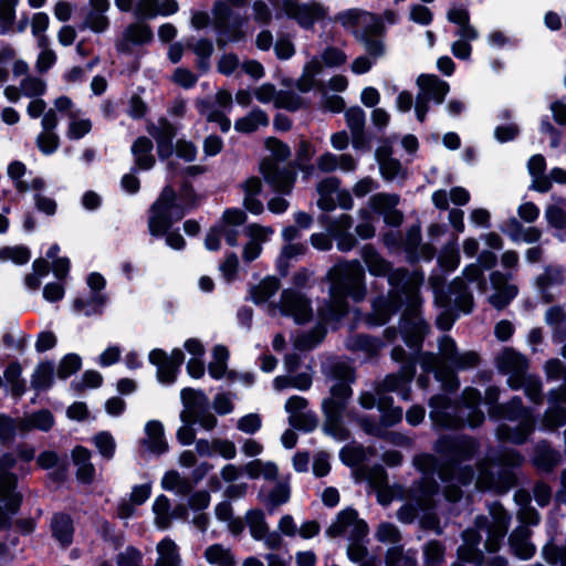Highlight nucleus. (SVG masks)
<instances>
[{
  "label": "nucleus",
  "instance_id": "36",
  "mask_svg": "<svg viewBox=\"0 0 566 566\" xmlns=\"http://www.w3.org/2000/svg\"><path fill=\"white\" fill-rule=\"evenodd\" d=\"M153 143L147 137H139L132 146L135 157V164L144 170L150 169L155 164V157L151 155Z\"/></svg>",
  "mask_w": 566,
  "mask_h": 566
},
{
  "label": "nucleus",
  "instance_id": "46",
  "mask_svg": "<svg viewBox=\"0 0 566 566\" xmlns=\"http://www.w3.org/2000/svg\"><path fill=\"white\" fill-rule=\"evenodd\" d=\"M52 531L55 538L63 545L72 541L73 525L67 515L56 514L52 520Z\"/></svg>",
  "mask_w": 566,
  "mask_h": 566
},
{
  "label": "nucleus",
  "instance_id": "48",
  "mask_svg": "<svg viewBox=\"0 0 566 566\" xmlns=\"http://www.w3.org/2000/svg\"><path fill=\"white\" fill-rule=\"evenodd\" d=\"M546 323L553 328L554 336L559 340L566 338V312L559 306H553L546 312Z\"/></svg>",
  "mask_w": 566,
  "mask_h": 566
},
{
  "label": "nucleus",
  "instance_id": "11",
  "mask_svg": "<svg viewBox=\"0 0 566 566\" xmlns=\"http://www.w3.org/2000/svg\"><path fill=\"white\" fill-rule=\"evenodd\" d=\"M505 417L510 420H517L518 424L513 429L510 424H503L497 429V436L502 440H509L514 443H522L533 429V419L531 413L522 407L521 399H513Z\"/></svg>",
  "mask_w": 566,
  "mask_h": 566
},
{
  "label": "nucleus",
  "instance_id": "49",
  "mask_svg": "<svg viewBox=\"0 0 566 566\" xmlns=\"http://www.w3.org/2000/svg\"><path fill=\"white\" fill-rule=\"evenodd\" d=\"M280 289V283L275 277H266L251 290V296L254 303H265Z\"/></svg>",
  "mask_w": 566,
  "mask_h": 566
},
{
  "label": "nucleus",
  "instance_id": "14",
  "mask_svg": "<svg viewBox=\"0 0 566 566\" xmlns=\"http://www.w3.org/2000/svg\"><path fill=\"white\" fill-rule=\"evenodd\" d=\"M490 283L493 292L488 302L496 310H504L518 294V286L512 282V275L501 271L490 274Z\"/></svg>",
  "mask_w": 566,
  "mask_h": 566
},
{
  "label": "nucleus",
  "instance_id": "22",
  "mask_svg": "<svg viewBox=\"0 0 566 566\" xmlns=\"http://www.w3.org/2000/svg\"><path fill=\"white\" fill-rule=\"evenodd\" d=\"M475 525L479 531L485 530L488 533V538L485 542L486 549L490 552L497 551L500 541L504 537L507 531L506 515L502 512H499L494 515L491 523L486 517L481 516L476 518Z\"/></svg>",
  "mask_w": 566,
  "mask_h": 566
},
{
  "label": "nucleus",
  "instance_id": "16",
  "mask_svg": "<svg viewBox=\"0 0 566 566\" xmlns=\"http://www.w3.org/2000/svg\"><path fill=\"white\" fill-rule=\"evenodd\" d=\"M317 192L319 195L317 205L322 210H333L337 203L344 209L353 207V199L347 190H339V180L335 177H329L322 180L317 185Z\"/></svg>",
  "mask_w": 566,
  "mask_h": 566
},
{
  "label": "nucleus",
  "instance_id": "21",
  "mask_svg": "<svg viewBox=\"0 0 566 566\" xmlns=\"http://www.w3.org/2000/svg\"><path fill=\"white\" fill-rule=\"evenodd\" d=\"M109 8V0H88L82 27L95 33L105 32L109 27V19L106 14Z\"/></svg>",
  "mask_w": 566,
  "mask_h": 566
},
{
  "label": "nucleus",
  "instance_id": "26",
  "mask_svg": "<svg viewBox=\"0 0 566 566\" xmlns=\"http://www.w3.org/2000/svg\"><path fill=\"white\" fill-rule=\"evenodd\" d=\"M376 159L379 165V171L384 179L405 180L407 178V170L402 167L400 161L391 156V149L387 146L379 147L376 150Z\"/></svg>",
  "mask_w": 566,
  "mask_h": 566
},
{
  "label": "nucleus",
  "instance_id": "9",
  "mask_svg": "<svg viewBox=\"0 0 566 566\" xmlns=\"http://www.w3.org/2000/svg\"><path fill=\"white\" fill-rule=\"evenodd\" d=\"M419 93L416 97L415 112L419 122H423L429 111V101L441 104L448 94L449 84L432 74H421L417 78Z\"/></svg>",
  "mask_w": 566,
  "mask_h": 566
},
{
  "label": "nucleus",
  "instance_id": "2",
  "mask_svg": "<svg viewBox=\"0 0 566 566\" xmlns=\"http://www.w3.org/2000/svg\"><path fill=\"white\" fill-rule=\"evenodd\" d=\"M413 368H406L401 375H389L371 392H363L359 396V403L365 409H371L375 406L381 411V421L385 426H392L400 421L402 410L400 408H390L392 399L386 394L390 391H400L403 399H408L406 387L409 385L413 376Z\"/></svg>",
  "mask_w": 566,
  "mask_h": 566
},
{
  "label": "nucleus",
  "instance_id": "53",
  "mask_svg": "<svg viewBox=\"0 0 566 566\" xmlns=\"http://www.w3.org/2000/svg\"><path fill=\"white\" fill-rule=\"evenodd\" d=\"M106 297L102 294H94L91 300L76 298L73 302V312L90 316L99 312V308L105 304Z\"/></svg>",
  "mask_w": 566,
  "mask_h": 566
},
{
  "label": "nucleus",
  "instance_id": "62",
  "mask_svg": "<svg viewBox=\"0 0 566 566\" xmlns=\"http://www.w3.org/2000/svg\"><path fill=\"white\" fill-rule=\"evenodd\" d=\"M45 82L34 76H27L20 83V90L28 97H36L45 92Z\"/></svg>",
  "mask_w": 566,
  "mask_h": 566
},
{
  "label": "nucleus",
  "instance_id": "32",
  "mask_svg": "<svg viewBox=\"0 0 566 566\" xmlns=\"http://www.w3.org/2000/svg\"><path fill=\"white\" fill-rule=\"evenodd\" d=\"M242 190L244 192L243 206L253 214H260L263 212V203L256 198L260 193L262 184L258 177H250L242 184Z\"/></svg>",
  "mask_w": 566,
  "mask_h": 566
},
{
  "label": "nucleus",
  "instance_id": "4",
  "mask_svg": "<svg viewBox=\"0 0 566 566\" xmlns=\"http://www.w3.org/2000/svg\"><path fill=\"white\" fill-rule=\"evenodd\" d=\"M388 280L391 286L398 287L401 284V292L409 303L411 314V317H403L401 332L406 343L410 347H417L427 329L424 322L416 314V307L419 304L417 290L422 279L417 274L408 275L405 271L397 270L390 273Z\"/></svg>",
  "mask_w": 566,
  "mask_h": 566
},
{
  "label": "nucleus",
  "instance_id": "35",
  "mask_svg": "<svg viewBox=\"0 0 566 566\" xmlns=\"http://www.w3.org/2000/svg\"><path fill=\"white\" fill-rule=\"evenodd\" d=\"M158 558L155 566H181V557L177 544L170 538H164L157 545Z\"/></svg>",
  "mask_w": 566,
  "mask_h": 566
},
{
  "label": "nucleus",
  "instance_id": "15",
  "mask_svg": "<svg viewBox=\"0 0 566 566\" xmlns=\"http://www.w3.org/2000/svg\"><path fill=\"white\" fill-rule=\"evenodd\" d=\"M184 358V353L179 348L174 349L170 356L161 349H154L149 354V361L157 367V379L164 385L175 382Z\"/></svg>",
  "mask_w": 566,
  "mask_h": 566
},
{
  "label": "nucleus",
  "instance_id": "37",
  "mask_svg": "<svg viewBox=\"0 0 566 566\" xmlns=\"http://www.w3.org/2000/svg\"><path fill=\"white\" fill-rule=\"evenodd\" d=\"M72 457L77 467V478L82 482H91L95 474V469L91 463V452L83 447H76L72 452Z\"/></svg>",
  "mask_w": 566,
  "mask_h": 566
},
{
  "label": "nucleus",
  "instance_id": "38",
  "mask_svg": "<svg viewBox=\"0 0 566 566\" xmlns=\"http://www.w3.org/2000/svg\"><path fill=\"white\" fill-rule=\"evenodd\" d=\"M206 560L214 566H235V558L230 548L213 544L205 551Z\"/></svg>",
  "mask_w": 566,
  "mask_h": 566
},
{
  "label": "nucleus",
  "instance_id": "28",
  "mask_svg": "<svg viewBox=\"0 0 566 566\" xmlns=\"http://www.w3.org/2000/svg\"><path fill=\"white\" fill-rule=\"evenodd\" d=\"M144 444L156 454L165 453L168 450V442L165 438L164 426L158 420H150L145 424Z\"/></svg>",
  "mask_w": 566,
  "mask_h": 566
},
{
  "label": "nucleus",
  "instance_id": "6",
  "mask_svg": "<svg viewBox=\"0 0 566 566\" xmlns=\"http://www.w3.org/2000/svg\"><path fill=\"white\" fill-rule=\"evenodd\" d=\"M415 464L424 474L423 482L412 490L411 499L417 505L407 503L400 507L397 517L402 523H411L418 514V510H427L431 505L432 495L437 492V484L428 474L436 470V461L430 455H419Z\"/></svg>",
  "mask_w": 566,
  "mask_h": 566
},
{
  "label": "nucleus",
  "instance_id": "25",
  "mask_svg": "<svg viewBox=\"0 0 566 566\" xmlns=\"http://www.w3.org/2000/svg\"><path fill=\"white\" fill-rule=\"evenodd\" d=\"M399 203V196L390 193H377L369 199L373 210L384 214L386 223L399 226L402 221V214L396 209Z\"/></svg>",
  "mask_w": 566,
  "mask_h": 566
},
{
  "label": "nucleus",
  "instance_id": "8",
  "mask_svg": "<svg viewBox=\"0 0 566 566\" xmlns=\"http://www.w3.org/2000/svg\"><path fill=\"white\" fill-rule=\"evenodd\" d=\"M171 187H165L149 210L148 227L153 235H163L174 222L180 220L184 210L176 205Z\"/></svg>",
  "mask_w": 566,
  "mask_h": 566
},
{
  "label": "nucleus",
  "instance_id": "3",
  "mask_svg": "<svg viewBox=\"0 0 566 566\" xmlns=\"http://www.w3.org/2000/svg\"><path fill=\"white\" fill-rule=\"evenodd\" d=\"M331 377L335 381L329 390V397L323 400L322 408L326 418V428L332 434H337L347 402L353 391L354 381L352 368L345 363H336L331 368Z\"/></svg>",
  "mask_w": 566,
  "mask_h": 566
},
{
  "label": "nucleus",
  "instance_id": "24",
  "mask_svg": "<svg viewBox=\"0 0 566 566\" xmlns=\"http://www.w3.org/2000/svg\"><path fill=\"white\" fill-rule=\"evenodd\" d=\"M153 31L148 24L138 21L129 24L123 32L122 38L116 42V49L119 52L127 53L130 45H143L151 42Z\"/></svg>",
  "mask_w": 566,
  "mask_h": 566
},
{
  "label": "nucleus",
  "instance_id": "55",
  "mask_svg": "<svg viewBox=\"0 0 566 566\" xmlns=\"http://www.w3.org/2000/svg\"><path fill=\"white\" fill-rule=\"evenodd\" d=\"M153 512L155 514L156 525L160 528H167L171 522L170 502L165 495H159L154 504Z\"/></svg>",
  "mask_w": 566,
  "mask_h": 566
},
{
  "label": "nucleus",
  "instance_id": "12",
  "mask_svg": "<svg viewBox=\"0 0 566 566\" xmlns=\"http://www.w3.org/2000/svg\"><path fill=\"white\" fill-rule=\"evenodd\" d=\"M274 6L282 8L303 28H311L315 22L325 19L328 13V10L318 2L300 4L296 0H275Z\"/></svg>",
  "mask_w": 566,
  "mask_h": 566
},
{
  "label": "nucleus",
  "instance_id": "43",
  "mask_svg": "<svg viewBox=\"0 0 566 566\" xmlns=\"http://www.w3.org/2000/svg\"><path fill=\"white\" fill-rule=\"evenodd\" d=\"M526 537L527 530L525 527L516 530L510 536V543L514 553L523 559L531 558L535 552L534 546L527 541Z\"/></svg>",
  "mask_w": 566,
  "mask_h": 566
},
{
  "label": "nucleus",
  "instance_id": "56",
  "mask_svg": "<svg viewBox=\"0 0 566 566\" xmlns=\"http://www.w3.org/2000/svg\"><path fill=\"white\" fill-rule=\"evenodd\" d=\"M397 301L392 296L389 301L378 300L374 303V312H373V323L376 325L385 324L390 315L397 308Z\"/></svg>",
  "mask_w": 566,
  "mask_h": 566
},
{
  "label": "nucleus",
  "instance_id": "31",
  "mask_svg": "<svg viewBox=\"0 0 566 566\" xmlns=\"http://www.w3.org/2000/svg\"><path fill=\"white\" fill-rule=\"evenodd\" d=\"M499 366L505 373H512L514 380H518L524 377V371L526 369V360L525 358L516 353L513 349H505L499 357Z\"/></svg>",
  "mask_w": 566,
  "mask_h": 566
},
{
  "label": "nucleus",
  "instance_id": "29",
  "mask_svg": "<svg viewBox=\"0 0 566 566\" xmlns=\"http://www.w3.org/2000/svg\"><path fill=\"white\" fill-rule=\"evenodd\" d=\"M229 350L223 345H217L212 349V360L208 365L209 375L213 379L227 378L233 380L235 373L228 370Z\"/></svg>",
  "mask_w": 566,
  "mask_h": 566
},
{
  "label": "nucleus",
  "instance_id": "58",
  "mask_svg": "<svg viewBox=\"0 0 566 566\" xmlns=\"http://www.w3.org/2000/svg\"><path fill=\"white\" fill-rule=\"evenodd\" d=\"M53 380V365L50 363L40 364L34 370L32 386L38 390L48 389Z\"/></svg>",
  "mask_w": 566,
  "mask_h": 566
},
{
  "label": "nucleus",
  "instance_id": "63",
  "mask_svg": "<svg viewBox=\"0 0 566 566\" xmlns=\"http://www.w3.org/2000/svg\"><path fill=\"white\" fill-rule=\"evenodd\" d=\"M345 118L354 136L360 135L365 125V113L360 107H352L346 111Z\"/></svg>",
  "mask_w": 566,
  "mask_h": 566
},
{
  "label": "nucleus",
  "instance_id": "52",
  "mask_svg": "<svg viewBox=\"0 0 566 566\" xmlns=\"http://www.w3.org/2000/svg\"><path fill=\"white\" fill-rule=\"evenodd\" d=\"M509 385L517 389L520 387H524L526 396L535 402H538L541 400V381L538 378L527 376L522 377L518 380H514L513 378H509Z\"/></svg>",
  "mask_w": 566,
  "mask_h": 566
},
{
  "label": "nucleus",
  "instance_id": "18",
  "mask_svg": "<svg viewBox=\"0 0 566 566\" xmlns=\"http://www.w3.org/2000/svg\"><path fill=\"white\" fill-rule=\"evenodd\" d=\"M307 400L301 396H292L285 402V411L289 413V423L297 429L311 431L316 424V418L312 412H305Z\"/></svg>",
  "mask_w": 566,
  "mask_h": 566
},
{
  "label": "nucleus",
  "instance_id": "30",
  "mask_svg": "<svg viewBox=\"0 0 566 566\" xmlns=\"http://www.w3.org/2000/svg\"><path fill=\"white\" fill-rule=\"evenodd\" d=\"M148 132L157 142L159 156L168 157L171 154V140L175 136L174 127L163 119L149 127Z\"/></svg>",
  "mask_w": 566,
  "mask_h": 566
},
{
  "label": "nucleus",
  "instance_id": "34",
  "mask_svg": "<svg viewBox=\"0 0 566 566\" xmlns=\"http://www.w3.org/2000/svg\"><path fill=\"white\" fill-rule=\"evenodd\" d=\"M269 125V117L260 108L252 109L248 115L239 118L234 123V129L239 133L251 134L260 127Z\"/></svg>",
  "mask_w": 566,
  "mask_h": 566
},
{
  "label": "nucleus",
  "instance_id": "20",
  "mask_svg": "<svg viewBox=\"0 0 566 566\" xmlns=\"http://www.w3.org/2000/svg\"><path fill=\"white\" fill-rule=\"evenodd\" d=\"M27 174L28 168L22 161L14 160L7 167V175L18 192L43 191L45 189L46 182L42 177L35 176L25 179Z\"/></svg>",
  "mask_w": 566,
  "mask_h": 566
},
{
  "label": "nucleus",
  "instance_id": "47",
  "mask_svg": "<svg viewBox=\"0 0 566 566\" xmlns=\"http://www.w3.org/2000/svg\"><path fill=\"white\" fill-rule=\"evenodd\" d=\"M182 403L188 409L185 411L188 416L193 417L197 409L206 408L208 406V398L202 391L185 388L180 392Z\"/></svg>",
  "mask_w": 566,
  "mask_h": 566
},
{
  "label": "nucleus",
  "instance_id": "17",
  "mask_svg": "<svg viewBox=\"0 0 566 566\" xmlns=\"http://www.w3.org/2000/svg\"><path fill=\"white\" fill-rule=\"evenodd\" d=\"M274 230L272 227H264L258 223H251L245 227L244 234L248 238L243 247L242 258L245 262H252L262 252V245L270 240Z\"/></svg>",
  "mask_w": 566,
  "mask_h": 566
},
{
  "label": "nucleus",
  "instance_id": "23",
  "mask_svg": "<svg viewBox=\"0 0 566 566\" xmlns=\"http://www.w3.org/2000/svg\"><path fill=\"white\" fill-rule=\"evenodd\" d=\"M548 409L544 417V424L548 429L562 427L566 422V385L549 392Z\"/></svg>",
  "mask_w": 566,
  "mask_h": 566
},
{
  "label": "nucleus",
  "instance_id": "33",
  "mask_svg": "<svg viewBox=\"0 0 566 566\" xmlns=\"http://www.w3.org/2000/svg\"><path fill=\"white\" fill-rule=\"evenodd\" d=\"M565 280V272L559 268H548L536 280V284L541 291L542 297L546 303L553 301L554 295L549 292L554 285H560Z\"/></svg>",
  "mask_w": 566,
  "mask_h": 566
},
{
  "label": "nucleus",
  "instance_id": "27",
  "mask_svg": "<svg viewBox=\"0 0 566 566\" xmlns=\"http://www.w3.org/2000/svg\"><path fill=\"white\" fill-rule=\"evenodd\" d=\"M247 0H220L213 6L212 15L214 27L226 32L230 29L231 24L235 23L232 7H243Z\"/></svg>",
  "mask_w": 566,
  "mask_h": 566
},
{
  "label": "nucleus",
  "instance_id": "44",
  "mask_svg": "<svg viewBox=\"0 0 566 566\" xmlns=\"http://www.w3.org/2000/svg\"><path fill=\"white\" fill-rule=\"evenodd\" d=\"M198 108L200 114L206 116L208 122H214L218 123L221 130L223 133H227L231 127L230 119L226 116L224 109L220 107H216L209 102H201L198 104Z\"/></svg>",
  "mask_w": 566,
  "mask_h": 566
},
{
  "label": "nucleus",
  "instance_id": "59",
  "mask_svg": "<svg viewBox=\"0 0 566 566\" xmlns=\"http://www.w3.org/2000/svg\"><path fill=\"white\" fill-rule=\"evenodd\" d=\"M31 253L25 247H4L0 249V261H12L15 264H25L30 260Z\"/></svg>",
  "mask_w": 566,
  "mask_h": 566
},
{
  "label": "nucleus",
  "instance_id": "41",
  "mask_svg": "<svg viewBox=\"0 0 566 566\" xmlns=\"http://www.w3.org/2000/svg\"><path fill=\"white\" fill-rule=\"evenodd\" d=\"M245 523L250 530L251 536L255 541H261L268 534L269 525L261 510L248 511L245 514Z\"/></svg>",
  "mask_w": 566,
  "mask_h": 566
},
{
  "label": "nucleus",
  "instance_id": "1",
  "mask_svg": "<svg viewBox=\"0 0 566 566\" xmlns=\"http://www.w3.org/2000/svg\"><path fill=\"white\" fill-rule=\"evenodd\" d=\"M331 281V304L321 315L325 319H336L347 311L346 296L360 301L365 296L364 270L358 261L340 262L328 273Z\"/></svg>",
  "mask_w": 566,
  "mask_h": 566
},
{
  "label": "nucleus",
  "instance_id": "7",
  "mask_svg": "<svg viewBox=\"0 0 566 566\" xmlns=\"http://www.w3.org/2000/svg\"><path fill=\"white\" fill-rule=\"evenodd\" d=\"M265 147L271 151L273 158L264 159L260 165V171L274 190L289 193L294 185L295 174L291 170H280L276 161L286 160L291 150L287 145L274 137H269L265 140Z\"/></svg>",
  "mask_w": 566,
  "mask_h": 566
},
{
  "label": "nucleus",
  "instance_id": "61",
  "mask_svg": "<svg viewBox=\"0 0 566 566\" xmlns=\"http://www.w3.org/2000/svg\"><path fill=\"white\" fill-rule=\"evenodd\" d=\"M350 521H354V510L347 509L342 511L336 521L327 528V535L331 537L340 536L346 533Z\"/></svg>",
  "mask_w": 566,
  "mask_h": 566
},
{
  "label": "nucleus",
  "instance_id": "39",
  "mask_svg": "<svg viewBox=\"0 0 566 566\" xmlns=\"http://www.w3.org/2000/svg\"><path fill=\"white\" fill-rule=\"evenodd\" d=\"M91 130V119L85 117L83 112H81L77 115H72V118L67 119L65 136L70 140H78L87 135Z\"/></svg>",
  "mask_w": 566,
  "mask_h": 566
},
{
  "label": "nucleus",
  "instance_id": "64",
  "mask_svg": "<svg viewBox=\"0 0 566 566\" xmlns=\"http://www.w3.org/2000/svg\"><path fill=\"white\" fill-rule=\"evenodd\" d=\"M444 549L440 543L432 541L428 543L423 548L424 565L426 566H438L443 560Z\"/></svg>",
  "mask_w": 566,
  "mask_h": 566
},
{
  "label": "nucleus",
  "instance_id": "19",
  "mask_svg": "<svg viewBox=\"0 0 566 566\" xmlns=\"http://www.w3.org/2000/svg\"><path fill=\"white\" fill-rule=\"evenodd\" d=\"M280 311L284 315L292 316L296 323L307 322L312 317L308 301L300 293L290 290L282 293Z\"/></svg>",
  "mask_w": 566,
  "mask_h": 566
},
{
  "label": "nucleus",
  "instance_id": "60",
  "mask_svg": "<svg viewBox=\"0 0 566 566\" xmlns=\"http://www.w3.org/2000/svg\"><path fill=\"white\" fill-rule=\"evenodd\" d=\"M306 247L302 243H289L283 247L281 255L277 260L279 271L283 274L286 273L287 262L294 258L304 254Z\"/></svg>",
  "mask_w": 566,
  "mask_h": 566
},
{
  "label": "nucleus",
  "instance_id": "5",
  "mask_svg": "<svg viewBox=\"0 0 566 566\" xmlns=\"http://www.w3.org/2000/svg\"><path fill=\"white\" fill-rule=\"evenodd\" d=\"M464 408H461V417H454L452 412L454 408L450 405L449 399L444 396H436L430 400V418L436 426L455 428L460 426L467 417V423L474 428L484 420L483 412L476 409L480 401V394L472 388H468L463 392Z\"/></svg>",
  "mask_w": 566,
  "mask_h": 566
},
{
  "label": "nucleus",
  "instance_id": "51",
  "mask_svg": "<svg viewBox=\"0 0 566 566\" xmlns=\"http://www.w3.org/2000/svg\"><path fill=\"white\" fill-rule=\"evenodd\" d=\"M441 360L433 355H428L423 359V366L428 370H433L439 380L444 381L446 388L453 390L458 387L457 379L450 375L448 371H444L441 366Z\"/></svg>",
  "mask_w": 566,
  "mask_h": 566
},
{
  "label": "nucleus",
  "instance_id": "54",
  "mask_svg": "<svg viewBox=\"0 0 566 566\" xmlns=\"http://www.w3.org/2000/svg\"><path fill=\"white\" fill-rule=\"evenodd\" d=\"M161 486L165 490L174 491L179 495L188 494L191 489L189 481L180 476L176 471H169L164 475Z\"/></svg>",
  "mask_w": 566,
  "mask_h": 566
},
{
  "label": "nucleus",
  "instance_id": "57",
  "mask_svg": "<svg viewBox=\"0 0 566 566\" xmlns=\"http://www.w3.org/2000/svg\"><path fill=\"white\" fill-rule=\"evenodd\" d=\"M38 149L45 156L54 154L60 146V137L56 132L41 130L35 138Z\"/></svg>",
  "mask_w": 566,
  "mask_h": 566
},
{
  "label": "nucleus",
  "instance_id": "10",
  "mask_svg": "<svg viewBox=\"0 0 566 566\" xmlns=\"http://www.w3.org/2000/svg\"><path fill=\"white\" fill-rule=\"evenodd\" d=\"M463 277L464 279L458 277L452 282V284L450 286V292L454 296V300H453L454 303L463 312H470L471 306H472V296L465 286L464 280L468 282H471V283H475L478 290L481 293H486L488 285H486V281L484 279L483 270H482L481 265L478 263H472V264L468 265L463 270Z\"/></svg>",
  "mask_w": 566,
  "mask_h": 566
},
{
  "label": "nucleus",
  "instance_id": "13",
  "mask_svg": "<svg viewBox=\"0 0 566 566\" xmlns=\"http://www.w3.org/2000/svg\"><path fill=\"white\" fill-rule=\"evenodd\" d=\"M366 28L357 33V39L363 43L366 52L374 59L381 57L386 54L385 42L381 34L385 31L382 20L377 14L365 15Z\"/></svg>",
  "mask_w": 566,
  "mask_h": 566
},
{
  "label": "nucleus",
  "instance_id": "40",
  "mask_svg": "<svg viewBox=\"0 0 566 566\" xmlns=\"http://www.w3.org/2000/svg\"><path fill=\"white\" fill-rule=\"evenodd\" d=\"M54 419L50 411L41 410L21 419L19 427L21 430L39 429L48 431L53 427Z\"/></svg>",
  "mask_w": 566,
  "mask_h": 566
},
{
  "label": "nucleus",
  "instance_id": "45",
  "mask_svg": "<svg viewBox=\"0 0 566 566\" xmlns=\"http://www.w3.org/2000/svg\"><path fill=\"white\" fill-rule=\"evenodd\" d=\"M361 255L370 274L380 276L388 273L389 264L371 247L365 245Z\"/></svg>",
  "mask_w": 566,
  "mask_h": 566
},
{
  "label": "nucleus",
  "instance_id": "50",
  "mask_svg": "<svg viewBox=\"0 0 566 566\" xmlns=\"http://www.w3.org/2000/svg\"><path fill=\"white\" fill-rule=\"evenodd\" d=\"M38 48L40 49V53L36 57L35 67L39 73H45L54 65L56 54L50 48L49 38H41L38 43Z\"/></svg>",
  "mask_w": 566,
  "mask_h": 566
},
{
  "label": "nucleus",
  "instance_id": "42",
  "mask_svg": "<svg viewBox=\"0 0 566 566\" xmlns=\"http://www.w3.org/2000/svg\"><path fill=\"white\" fill-rule=\"evenodd\" d=\"M244 472L252 479L264 478L266 480H275L277 476V467L273 462H262L253 460L244 465Z\"/></svg>",
  "mask_w": 566,
  "mask_h": 566
}]
</instances>
